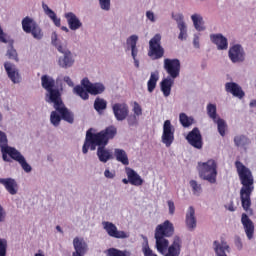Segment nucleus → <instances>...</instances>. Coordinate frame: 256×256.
I'll list each match as a JSON object with an SVG mask.
<instances>
[{
    "instance_id": "obj_17",
    "label": "nucleus",
    "mask_w": 256,
    "mask_h": 256,
    "mask_svg": "<svg viewBox=\"0 0 256 256\" xmlns=\"http://www.w3.org/2000/svg\"><path fill=\"white\" fill-rule=\"evenodd\" d=\"M241 223L244 227L247 239H253V235H255V224L249 219V216L246 213L242 214Z\"/></svg>"
},
{
    "instance_id": "obj_20",
    "label": "nucleus",
    "mask_w": 256,
    "mask_h": 256,
    "mask_svg": "<svg viewBox=\"0 0 256 256\" xmlns=\"http://www.w3.org/2000/svg\"><path fill=\"white\" fill-rule=\"evenodd\" d=\"M4 69L12 83L21 82V75H19V71L15 68V65L11 64V62H5Z\"/></svg>"
},
{
    "instance_id": "obj_48",
    "label": "nucleus",
    "mask_w": 256,
    "mask_h": 256,
    "mask_svg": "<svg viewBox=\"0 0 256 256\" xmlns=\"http://www.w3.org/2000/svg\"><path fill=\"white\" fill-rule=\"evenodd\" d=\"M18 163L21 165L22 169L26 173H31V171H32L31 165H29V163H27V160H25V158L22 159L21 161H19Z\"/></svg>"
},
{
    "instance_id": "obj_12",
    "label": "nucleus",
    "mask_w": 256,
    "mask_h": 256,
    "mask_svg": "<svg viewBox=\"0 0 256 256\" xmlns=\"http://www.w3.org/2000/svg\"><path fill=\"white\" fill-rule=\"evenodd\" d=\"M102 225L109 237H113L114 239H129V233L118 230L117 226L112 222H102Z\"/></svg>"
},
{
    "instance_id": "obj_37",
    "label": "nucleus",
    "mask_w": 256,
    "mask_h": 256,
    "mask_svg": "<svg viewBox=\"0 0 256 256\" xmlns=\"http://www.w3.org/2000/svg\"><path fill=\"white\" fill-rule=\"evenodd\" d=\"M105 91V86L101 83L92 84L88 93L90 95H101Z\"/></svg>"
},
{
    "instance_id": "obj_23",
    "label": "nucleus",
    "mask_w": 256,
    "mask_h": 256,
    "mask_svg": "<svg viewBox=\"0 0 256 256\" xmlns=\"http://www.w3.org/2000/svg\"><path fill=\"white\" fill-rule=\"evenodd\" d=\"M185 223L189 231H194V229L197 227V218L195 217V208L193 206H190L186 212Z\"/></svg>"
},
{
    "instance_id": "obj_29",
    "label": "nucleus",
    "mask_w": 256,
    "mask_h": 256,
    "mask_svg": "<svg viewBox=\"0 0 256 256\" xmlns=\"http://www.w3.org/2000/svg\"><path fill=\"white\" fill-rule=\"evenodd\" d=\"M137 41H139V37L137 35L130 36L126 41L127 45H130L133 59H137V53H139V50L137 49Z\"/></svg>"
},
{
    "instance_id": "obj_28",
    "label": "nucleus",
    "mask_w": 256,
    "mask_h": 256,
    "mask_svg": "<svg viewBox=\"0 0 256 256\" xmlns=\"http://www.w3.org/2000/svg\"><path fill=\"white\" fill-rule=\"evenodd\" d=\"M42 8L45 15H47L53 21L54 25H56V27H61V19L57 18V14L45 3H42Z\"/></svg>"
},
{
    "instance_id": "obj_62",
    "label": "nucleus",
    "mask_w": 256,
    "mask_h": 256,
    "mask_svg": "<svg viewBox=\"0 0 256 256\" xmlns=\"http://www.w3.org/2000/svg\"><path fill=\"white\" fill-rule=\"evenodd\" d=\"M228 211H231V212H233V211H235V206L233 205V202H231L229 205H228Z\"/></svg>"
},
{
    "instance_id": "obj_8",
    "label": "nucleus",
    "mask_w": 256,
    "mask_h": 256,
    "mask_svg": "<svg viewBox=\"0 0 256 256\" xmlns=\"http://www.w3.org/2000/svg\"><path fill=\"white\" fill-rule=\"evenodd\" d=\"M52 43L59 51V53L64 54L63 57H60L58 59L59 67H62V69H69V67H73L75 59L73 58V54L71 53V51H69V49L67 48H63L59 43H57V40H52Z\"/></svg>"
},
{
    "instance_id": "obj_45",
    "label": "nucleus",
    "mask_w": 256,
    "mask_h": 256,
    "mask_svg": "<svg viewBox=\"0 0 256 256\" xmlns=\"http://www.w3.org/2000/svg\"><path fill=\"white\" fill-rule=\"evenodd\" d=\"M8 140H7V134L5 132L0 131V149L8 148Z\"/></svg>"
},
{
    "instance_id": "obj_9",
    "label": "nucleus",
    "mask_w": 256,
    "mask_h": 256,
    "mask_svg": "<svg viewBox=\"0 0 256 256\" xmlns=\"http://www.w3.org/2000/svg\"><path fill=\"white\" fill-rule=\"evenodd\" d=\"M52 103L55 111H57L59 115H61L63 121H66V123H70V125H73V123H75V114L67 109V107L63 103V99L59 98Z\"/></svg>"
},
{
    "instance_id": "obj_47",
    "label": "nucleus",
    "mask_w": 256,
    "mask_h": 256,
    "mask_svg": "<svg viewBox=\"0 0 256 256\" xmlns=\"http://www.w3.org/2000/svg\"><path fill=\"white\" fill-rule=\"evenodd\" d=\"M99 5L103 11H109L111 9V0H99Z\"/></svg>"
},
{
    "instance_id": "obj_35",
    "label": "nucleus",
    "mask_w": 256,
    "mask_h": 256,
    "mask_svg": "<svg viewBox=\"0 0 256 256\" xmlns=\"http://www.w3.org/2000/svg\"><path fill=\"white\" fill-rule=\"evenodd\" d=\"M74 93L78 95V97H81L84 101H87L89 99V92L87 89L83 88L81 85H77L74 87Z\"/></svg>"
},
{
    "instance_id": "obj_41",
    "label": "nucleus",
    "mask_w": 256,
    "mask_h": 256,
    "mask_svg": "<svg viewBox=\"0 0 256 256\" xmlns=\"http://www.w3.org/2000/svg\"><path fill=\"white\" fill-rule=\"evenodd\" d=\"M214 123L218 125V132L221 137H225V131L227 129V123H225V120L218 118Z\"/></svg>"
},
{
    "instance_id": "obj_38",
    "label": "nucleus",
    "mask_w": 256,
    "mask_h": 256,
    "mask_svg": "<svg viewBox=\"0 0 256 256\" xmlns=\"http://www.w3.org/2000/svg\"><path fill=\"white\" fill-rule=\"evenodd\" d=\"M207 115L214 121V123H217V106L215 104L207 105Z\"/></svg>"
},
{
    "instance_id": "obj_26",
    "label": "nucleus",
    "mask_w": 256,
    "mask_h": 256,
    "mask_svg": "<svg viewBox=\"0 0 256 256\" xmlns=\"http://www.w3.org/2000/svg\"><path fill=\"white\" fill-rule=\"evenodd\" d=\"M214 251L217 256H227V253H229V244H227L225 240H221V243L215 240Z\"/></svg>"
},
{
    "instance_id": "obj_49",
    "label": "nucleus",
    "mask_w": 256,
    "mask_h": 256,
    "mask_svg": "<svg viewBox=\"0 0 256 256\" xmlns=\"http://www.w3.org/2000/svg\"><path fill=\"white\" fill-rule=\"evenodd\" d=\"M133 112L134 115H136L137 117L143 115V109L141 108V105H139L137 102H134Z\"/></svg>"
},
{
    "instance_id": "obj_60",
    "label": "nucleus",
    "mask_w": 256,
    "mask_h": 256,
    "mask_svg": "<svg viewBox=\"0 0 256 256\" xmlns=\"http://www.w3.org/2000/svg\"><path fill=\"white\" fill-rule=\"evenodd\" d=\"M193 45L196 49H199V36H196L193 40Z\"/></svg>"
},
{
    "instance_id": "obj_36",
    "label": "nucleus",
    "mask_w": 256,
    "mask_h": 256,
    "mask_svg": "<svg viewBox=\"0 0 256 256\" xmlns=\"http://www.w3.org/2000/svg\"><path fill=\"white\" fill-rule=\"evenodd\" d=\"M189 185L192 189L193 195H196V197H199V195L203 193V187L197 182V180H190Z\"/></svg>"
},
{
    "instance_id": "obj_53",
    "label": "nucleus",
    "mask_w": 256,
    "mask_h": 256,
    "mask_svg": "<svg viewBox=\"0 0 256 256\" xmlns=\"http://www.w3.org/2000/svg\"><path fill=\"white\" fill-rule=\"evenodd\" d=\"M6 217H7V212H5V208H3V206H1L0 204V222L3 223Z\"/></svg>"
},
{
    "instance_id": "obj_6",
    "label": "nucleus",
    "mask_w": 256,
    "mask_h": 256,
    "mask_svg": "<svg viewBox=\"0 0 256 256\" xmlns=\"http://www.w3.org/2000/svg\"><path fill=\"white\" fill-rule=\"evenodd\" d=\"M22 29L24 33H31L32 37L38 41L43 39V31L41 30V27H39V24L29 16L23 18Z\"/></svg>"
},
{
    "instance_id": "obj_25",
    "label": "nucleus",
    "mask_w": 256,
    "mask_h": 256,
    "mask_svg": "<svg viewBox=\"0 0 256 256\" xmlns=\"http://www.w3.org/2000/svg\"><path fill=\"white\" fill-rule=\"evenodd\" d=\"M175 78H164L160 83V89L164 95V97H169L171 95V87H173L175 83Z\"/></svg>"
},
{
    "instance_id": "obj_24",
    "label": "nucleus",
    "mask_w": 256,
    "mask_h": 256,
    "mask_svg": "<svg viewBox=\"0 0 256 256\" xmlns=\"http://www.w3.org/2000/svg\"><path fill=\"white\" fill-rule=\"evenodd\" d=\"M210 39L214 45H217V48L220 51H224L229 47V43L227 42V39L222 34H212L210 36Z\"/></svg>"
},
{
    "instance_id": "obj_44",
    "label": "nucleus",
    "mask_w": 256,
    "mask_h": 256,
    "mask_svg": "<svg viewBox=\"0 0 256 256\" xmlns=\"http://www.w3.org/2000/svg\"><path fill=\"white\" fill-rule=\"evenodd\" d=\"M7 57L8 59H13L14 61H19V58L17 57V50L13 48V43L10 44V49L7 51Z\"/></svg>"
},
{
    "instance_id": "obj_1",
    "label": "nucleus",
    "mask_w": 256,
    "mask_h": 256,
    "mask_svg": "<svg viewBox=\"0 0 256 256\" xmlns=\"http://www.w3.org/2000/svg\"><path fill=\"white\" fill-rule=\"evenodd\" d=\"M117 135V127L111 125L104 130L93 133V128H90L86 132V138L82 147V152L87 155L90 151L97 149V157L101 163H107L110 159H113L111 151L105 147L109 144L110 139H115Z\"/></svg>"
},
{
    "instance_id": "obj_32",
    "label": "nucleus",
    "mask_w": 256,
    "mask_h": 256,
    "mask_svg": "<svg viewBox=\"0 0 256 256\" xmlns=\"http://www.w3.org/2000/svg\"><path fill=\"white\" fill-rule=\"evenodd\" d=\"M196 31H205L203 17L199 14H193L191 16Z\"/></svg>"
},
{
    "instance_id": "obj_63",
    "label": "nucleus",
    "mask_w": 256,
    "mask_h": 256,
    "mask_svg": "<svg viewBox=\"0 0 256 256\" xmlns=\"http://www.w3.org/2000/svg\"><path fill=\"white\" fill-rule=\"evenodd\" d=\"M250 107H255L256 108V99L255 100H252L250 102Z\"/></svg>"
},
{
    "instance_id": "obj_33",
    "label": "nucleus",
    "mask_w": 256,
    "mask_h": 256,
    "mask_svg": "<svg viewBox=\"0 0 256 256\" xmlns=\"http://www.w3.org/2000/svg\"><path fill=\"white\" fill-rule=\"evenodd\" d=\"M6 149V153H8L9 157H11V159H13L14 161H17L18 163L25 158L23 155H21V152L13 147L8 146V148Z\"/></svg>"
},
{
    "instance_id": "obj_54",
    "label": "nucleus",
    "mask_w": 256,
    "mask_h": 256,
    "mask_svg": "<svg viewBox=\"0 0 256 256\" xmlns=\"http://www.w3.org/2000/svg\"><path fill=\"white\" fill-rule=\"evenodd\" d=\"M235 246L239 250L243 249V242L241 241V238L239 236L235 238Z\"/></svg>"
},
{
    "instance_id": "obj_57",
    "label": "nucleus",
    "mask_w": 256,
    "mask_h": 256,
    "mask_svg": "<svg viewBox=\"0 0 256 256\" xmlns=\"http://www.w3.org/2000/svg\"><path fill=\"white\" fill-rule=\"evenodd\" d=\"M7 149L8 148H1L3 161H9V159H7V155H9V152H7Z\"/></svg>"
},
{
    "instance_id": "obj_19",
    "label": "nucleus",
    "mask_w": 256,
    "mask_h": 256,
    "mask_svg": "<svg viewBox=\"0 0 256 256\" xmlns=\"http://www.w3.org/2000/svg\"><path fill=\"white\" fill-rule=\"evenodd\" d=\"M225 90L227 93H231L233 97H237V99H243V97H245L243 88H241V86L235 82H227L225 84Z\"/></svg>"
},
{
    "instance_id": "obj_58",
    "label": "nucleus",
    "mask_w": 256,
    "mask_h": 256,
    "mask_svg": "<svg viewBox=\"0 0 256 256\" xmlns=\"http://www.w3.org/2000/svg\"><path fill=\"white\" fill-rule=\"evenodd\" d=\"M146 17H147V19H149L150 21H155V14H153V12H151V11H147V12H146Z\"/></svg>"
},
{
    "instance_id": "obj_3",
    "label": "nucleus",
    "mask_w": 256,
    "mask_h": 256,
    "mask_svg": "<svg viewBox=\"0 0 256 256\" xmlns=\"http://www.w3.org/2000/svg\"><path fill=\"white\" fill-rule=\"evenodd\" d=\"M174 233L175 227L169 220H165L164 223L156 227L154 237L156 239V249L158 253H161L162 255L167 253V249L169 250L171 246H169V240L165 237H172Z\"/></svg>"
},
{
    "instance_id": "obj_10",
    "label": "nucleus",
    "mask_w": 256,
    "mask_h": 256,
    "mask_svg": "<svg viewBox=\"0 0 256 256\" xmlns=\"http://www.w3.org/2000/svg\"><path fill=\"white\" fill-rule=\"evenodd\" d=\"M164 70L171 79H177L181 74V61L177 58L164 59Z\"/></svg>"
},
{
    "instance_id": "obj_59",
    "label": "nucleus",
    "mask_w": 256,
    "mask_h": 256,
    "mask_svg": "<svg viewBox=\"0 0 256 256\" xmlns=\"http://www.w3.org/2000/svg\"><path fill=\"white\" fill-rule=\"evenodd\" d=\"M64 81L67 83V85H69V87H73V80H71L69 76H65Z\"/></svg>"
},
{
    "instance_id": "obj_27",
    "label": "nucleus",
    "mask_w": 256,
    "mask_h": 256,
    "mask_svg": "<svg viewBox=\"0 0 256 256\" xmlns=\"http://www.w3.org/2000/svg\"><path fill=\"white\" fill-rule=\"evenodd\" d=\"M234 144L236 147H241L247 151V146L251 145V140L247 136L240 134L234 137Z\"/></svg>"
},
{
    "instance_id": "obj_46",
    "label": "nucleus",
    "mask_w": 256,
    "mask_h": 256,
    "mask_svg": "<svg viewBox=\"0 0 256 256\" xmlns=\"http://www.w3.org/2000/svg\"><path fill=\"white\" fill-rule=\"evenodd\" d=\"M0 256H7V240L0 238Z\"/></svg>"
},
{
    "instance_id": "obj_55",
    "label": "nucleus",
    "mask_w": 256,
    "mask_h": 256,
    "mask_svg": "<svg viewBox=\"0 0 256 256\" xmlns=\"http://www.w3.org/2000/svg\"><path fill=\"white\" fill-rule=\"evenodd\" d=\"M172 17H173V19H175V21L178 23V25H179V23H184L183 22V14H176V15H173Z\"/></svg>"
},
{
    "instance_id": "obj_7",
    "label": "nucleus",
    "mask_w": 256,
    "mask_h": 256,
    "mask_svg": "<svg viewBox=\"0 0 256 256\" xmlns=\"http://www.w3.org/2000/svg\"><path fill=\"white\" fill-rule=\"evenodd\" d=\"M165 55V49L161 46V34H156L149 41L148 57L151 59H161Z\"/></svg>"
},
{
    "instance_id": "obj_16",
    "label": "nucleus",
    "mask_w": 256,
    "mask_h": 256,
    "mask_svg": "<svg viewBox=\"0 0 256 256\" xmlns=\"http://www.w3.org/2000/svg\"><path fill=\"white\" fill-rule=\"evenodd\" d=\"M112 111L117 121H125L129 116V106L126 103H115Z\"/></svg>"
},
{
    "instance_id": "obj_13",
    "label": "nucleus",
    "mask_w": 256,
    "mask_h": 256,
    "mask_svg": "<svg viewBox=\"0 0 256 256\" xmlns=\"http://www.w3.org/2000/svg\"><path fill=\"white\" fill-rule=\"evenodd\" d=\"M186 140L195 149H203V136L199 128H193L186 136Z\"/></svg>"
},
{
    "instance_id": "obj_5",
    "label": "nucleus",
    "mask_w": 256,
    "mask_h": 256,
    "mask_svg": "<svg viewBox=\"0 0 256 256\" xmlns=\"http://www.w3.org/2000/svg\"><path fill=\"white\" fill-rule=\"evenodd\" d=\"M41 85L43 89L48 92V103H55V101L61 99V92L59 91V89H54L55 79L51 78L48 75H43L41 77Z\"/></svg>"
},
{
    "instance_id": "obj_30",
    "label": "nucleus",
    "mask_w": 256,
    "mask_h": 256,
    "mask_svg": "<svg viewBox=\"0 0 256 256\" xmlns=\"http://www.w3.org/2000/svg\"><path fill=\"white\" fill-rule=\"evenodd\" d=\"M114 156L116 161L122 163V165H129V156H127V152H125V150L116 148L114 150Z\"/></svg>"
},
{
    "instance_id": "obj_31",
    "label": "nucleus",
    "mask_w": 256,
    "mask_h": 256,
    "mask_svg": "<svg viewBox=\"0 0 256 256\" xmlns=\"http://www.w3.org/2000/svg\"><path fill=\"white\" fill-rule=\"evenodd\" d=\"M157 81H159V73L152 72L150 78L147 82L148 92L153 93L155 91V87H157Z\"/></svg>"
},
{
    "instance_id": "obj_34",
    "label": "nucleus",
    "mask_w": 256,
    "mask_h": 256,
    "mask_svg": "<svg viewBox=\"0 0 256 256\" xmlns=\"http://www.w3.org/2000/svg\"><path fill=\"white\" fill-rule=\"evenodd\" d=\"M107 256H131V251L129 250H119L117 248H109L106 251Z\"/></svg>"
},
{
    "instance_id": "obj_18",
    "label": "nucleus",
    "mask_w": 256,
    "mask_h": 256,
    "mask_svg": "<svg viewBox=\"0 0 256 256\" xmlns=\"http://www.w3.org/2000/svg\"><path fill=\"white\" fill-rule=\"evenodd\" d=\"M0 185H3L10 195H17L19 191V184H17V181L13 178H1Z\"/></svg>"
},
{
    "instance_id": "obj_14",
    "label": "nucleus",
    "mask_w": 256,
    "mask_h": 256,
    "mask_svg": "<svg viewBox=\"0 0 256 256\" xmlns=\"http://www.w3.org/2000/svg\"><path fill=\"white\" fill-rule=\"evenodd\" d=\"M228 57L232 63H243L245 61V50L239 44L230 47Z\"/></svg>"
},
{
    "instance_id": "obj_52",
    "label": "nucleus",
    "mask_w": 256,
    "mask_h": 256,
    "mask_svg": "<svg viewBox=\"0 0 256 256\" xmlns=\"http://www.w3.org/2000/svg\"><path fill=\"white\" fill-rule=\"evenodd\" d=\"M168 209H169V214L170 215H175V202L172 200H168Z\"/></svg>"
},
{
    "instance_id": "obj_64",
    "label": "nucleus",
    "mask_w": 256,
    "mask_h": 256,
    "mask_svg": "<svg viewBox=\"0 0 256 256\" xmlns=\"http://www.w3.org/2000/svg\"><path fill=\"white\" fill-rule=\"evenodd\" d=\"M61 30L65 31V33H69V28H67L66 26H62Z\"/></svg>"
},
{
    "instance_id": "obj_11",
    "label": "nucleus",
    "mask_w": 256,
    "mask_h": 256,
    "mask_svg": "<svg viewBox=\"0 0 256 256\" xmlns=\"http://www.w3.org/2000/svg\"><path fill=\"white\" fill-rule=\"evenodd\" d=\"M161 139L166 147L173 145V142L175 141V127L171 124V120L164 121Z\"/></svg>"
},
{
    "instance_id": "obj_61",
    "label": "nucleus",
    "mask_w": 256,
    "mask_h": 256,
    "mask_svg": "<svg viewBox=\"0 0 256 256\" xmlns=\"http://www.w3.org/2000/svg\"><path fill=\"white\" fill-rule=\"evenodd\" d=\"M128 124L130 125V127H133V125H137V118L134 116L133 121L128 120Z\"/></svg>"
},
{
    "instance_id": "obj_21",
    "label": "nucleus",
    "mask_w": 256,
    "mask_h": 256,
    "mask_svg": "<svg viewBox=\"0 0 256 256\" xmlns=\"http://www.w3.org/2000/svg\"><path fill=\"white\" fill-rule=\"evenodd\" d=\"M126 175L129 179L130 185H133L134 187H141V185H143V178H141V176L135 170H133V168H126Z\"/></svg>"
},
{
    "instance_id": "obj_2",
    "label": "nucleus",
    "mask_w": 256,
    "mask_h": 256,
    "mask_svg": "<svg viewBox=\"0 0 256 256\" xmlns=\"http://www.w3.org/2000/svg\"><path fill=\"white\" fill-rule=\"evenodd\" d=\"M236 171L242 185L240 189V199L244 211H249L251 208V195L255 191V179L253 173L241 161L235 162Z\"/></svg>"
},
{
    "instance_id": "obj_39",
    "label": "nucleus",
    "mask_w": 256,
    "mask_h": 256,
    "mask_svg": "<svg viewBox=\"0 0 256 256\" xmlns=\"http://www.w3.org/2000/svg\"><path fill=\"white\" fill-rule=\"evenodd\" d=\"M61 115H59V112L56 111H52L50 114V121L52 123V125H54V127H59V125H61Z\"/></svg>"
},
{
    "instance_id": "obj_56",
    "label": "nucleus",
    "mask_w": 256,
    "mask_h": 256,
    "mask_svg": "<svg viewBox=\"0 0 256 256\" xmlns=\"http://www.w3.org/2000/svg\"><path fill=\"white\" fill-rule=\"evenodd\" d=\"M104 176L107 178V179H113V177H115V174H113L109 169H106L104 171Z\"/></svg>"
},
{
    "instance_id": "obj_43",
    "label": "nucleus",
    "mask_w": 256,
    "mask_h": 256,
    "mask_svg": "<svg viewBox=\"0 0 256 256\" xmlns=\"http://www.w3.org/2000/svg\"><path fill=\"white\" fill-rule=\"evenodd\" d=\"M178 29L180 31L179 36H178L180 41H183V39H187V26L185 25V22L179 23Z\"/></svg>"
},
{
    "instance_id": "obj_4",
    "label": "nucleus",
    "mask_w": 256,
    "mask_h": 256,
    "mask_svg": "<svg viewBox=\"0 0 256 256\" xmlns=\"http://www.w3.org/2000/svg\"><path fill=\"white\" fill-rule=\"evenodd\" d=\"M199 177L209 183H217V162L213 159L198 163Z\"/></svg>"
},
{
    "instance_id": "obj_51",
    "label": "nucleus",
    "mask_w": 256,
    "mask_h": 256,
    "mask_svg": "<svg viewBox=\"0 0 256 256\" xmlns=\"http://www.w3.org/2000/svg\"><path fill=\"white\" fill-rule=\"evenodd\" d=\"M143 254L144 256H154L157 254H153V250H151V248L149 247V244L146 243L143 248H142Z\"/></svg>"
},
{
    "instance_id": "obj_50",
    "label": "nucleus",
    "mask_w": 256,
    "mask_h": 256,
    "mask_svg": "<svg viewBox=\"0 0 256 256\" xmlns=\"http://www.w3.org/2000/svg\"><path fill=\"white\" fill-rule=\"evenodd\" d=\"M81 85H82V87H84V89H86V91L89 93V91H90V89H91L93 83H91V82L89 81V78H84V79H82V81H81Z\"/></svg>"
},
{
    "instance_id": "obj_42",
    "label": "nucleus",
    "mask_w": 256,
    "mask_h": 256,
    "mask_svg": "<svg viewBox=\"0 0 256 256\" xmlns=\"http://www.w3.org/2000/svg\"><path fill=\"white\" fill-rule=\"evenodd\" d=\"M180 123L182 127H191L193 125V119L187 117V114L181 113L180 114Z\"/></svg>"
},
{
    "instance_id": "obj_40",
    "label": "nucleus",
    "mask_w": 256,
    "mask_h": 256,
    "mask_svg": "<svg viewBox=\"0 0 256 256\" xmlns=\"http://www.w3.org/2000/svg\"><path fill=\"white\" fill-rule=\"evenodd\" d=\"M94 109L96 111H103L107 109V101L102 98H96L94 101Z\"/></svg>"
},
{
    "instance_id": "obj_15",
    "label": "nucleus",
    "mask_w": 256,
    "mask_h": 256,
    "mask_svg": "<svg viewBox=\"0 0 256 256\" xmlns=\"http://www.w3.org/2000/svg\"><path fill=\"white\" fill-rule=\"evenodd\" d=\"M73 247L74 252L72 253V256H85L89 251V245H87L85 239L81 237H75L73 239Z\"/></svg>"
},
{
    "instance_id": "obj_22",
    "label": "nucleus",
    "mask_w": 256,
    "mask_h": 256,
    "mask_svg": "<svg viewBox=\"0 0 256 256\" xmlns=\"http://www.w3.org/2000/svg\"><path fill=\"white\" fill-rule=\"evenodd\" d=\"M65 19L67 20L69 29H71V31H77V29H81V27H83V23H81V20H79L77 15H75L73 12L66 13Z\"/></svg>"
}]
</instances>
